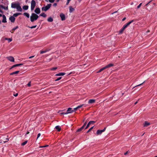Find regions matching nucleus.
I'll list each match as a JSON object with an SVG mask.
<instances>
[{"label":"nucleus","instance_id":"56","mask_svg":"<svg viewBox=\"0 0 157 157\" xmlns=\"http://www.w3.org/2000/svg\"><path fill=\"white\" fill-rule=\"evenodd\" d=\"M18 95V94L17 93L15 94H13V95L15 97H17V96Z\"/></svg>","mask_w":157,"mask_h":157},{"label":"nucleus","instance_id":"62","mask_svg":"<svg viewBox=\"0 0 157 157\" xmlns=\"http://www.w3.org/2000/svg\"><path fill=\"white\" fill-rule=\"evenodd\" d=\"M10 32L12 33H13L14 32V31H12V30L10 31Z\"/></svg>","mask_w":157,"mask_h":157},{"label":"nucleus","instance_id":"27","mask_svg":"<svg viewBox=\"0 0 157 157\" xmlns=\"http://www.w3.org/2000/svg\"><path fill=\"white\" fill-rule=\"evenodd\" d=\"M21 13H14L13 15V16L15 17H17L18 15H21Z\"/></svg>","mask_w":157,"mask_h":157},{"label":"nucleus","instance_id":"25","mask_svg":"<svg viewBox=\"0 0 157 157\" xmlns=\"http://www.w3.org/2000/svg\"><path fill=\"white\" fill-rule=\"evenodd\" d=\"M23 9L25 10H27L28 9L29 6L27 5H25L23 6Z\"/></svg>","mask_w":157,"mask_h":157},{"label":"nucleus","instance_id":"19","mask_svg":"<svg viewBox=\"0 0 157 157\" xmlns=\"http://www.w3.org/2000/svg\"><path fill=\"white\" fill-rule=\"evenodd\" d=\"M150 124V123L148 122L147 121H145L144 122V127H147Z\"/></svg>","mask_w":157,"mask_h":157},{"label":"nucleus","instance_id":"44","mask_svg":"<svg viewBox=\"0 0 157 157\" xmlns=\"http://www.w3.org/2000/svg\"><path fill=\"white\" fill-rule=\"evenodd\" d=\"M152 1V0H151L147 4H146L145 5V6H147L150 3H151Z\"/></svg>","mask_w":157,"mask_h":157},{"label":"nucleus","instance_id":"15","mask_svg":"<svg viewBox=\"0 0 157 157\" xmlns=\"http://www.w3.org/2000/svg\"><path fill=\"white\" fill-rule=\"evenodd\" d=\"M95 101V99H90L88 102L89 104H92L94 103Z\"/></svg>","mask_w":157,"mask_h":157},{"label":"nucleus","instance_id":"29","mask_svg":"<svg viewBox=\"0 0 157 157\" xmlns=\"http://www.w3.org/2000/svg\"><path fill=\"white\" fill-rule=\"evenodd\" d=\"M40 16L43 17H46L47 15L44 13H43L40 14Z\"/></svg>","mask_w":157,"mask_h":157},{"label":"nucleus","instance_id":"45","mask_svg":"<svg viewBox=\"0 0 157 157\" xmlns=\"http://www.w3.org/2000/svg\"><path fill=\"white\" fill-rule=\"evenodd\" d=\"M57 67H54L52 68L51 69V70H56L57 69Z\"/></svg>","mask_w":157,"mask_h":157},{"label":"nucleus","instance_id":"22","mask_svg":"<svg viewBox=\"0 0 157 157\" xmlns=\"http://www.w3.org/2000/svg\"><path fill=\"white\" fill-rule=\"evenodd\" d=\"M72 111H73L72 109L71 108H69L67 110V112H70L69 113H72Z\"/></svg>","mask_w":157,"mask_h":157},{"label":"nucleus","instance_id":"30","mask_svg":"<svg viewBox=\"0 0 157 157\" xmlns=\"http://www.w3.org/2000/svg\"><path fill=\"white\" fill-rule=\"evenodd\" d=\"M23 15L24 16H26L28 18H29V14L28 13H26V12L24 13H23Z\"/></svg>","mask_w":157,"mask_h":157},{"label":"nucleus","instance_id":"8","mask_svg":"<svg viewBox=\"0 0 157 157\" xmlns=\"http://www.w3.org/2000/svg\"><path fill=\"white\" fill-rule=\"evenodd\" d=\"M59 16L62 21H64L65 20V15L63 13H60Z\"/></svg>","mask_w":157,"mask_h":157},{"label":"nucleus","instance_id":"61","mask_svg":"<svg viewBox=\"0 0 157 157\" xmlns=\"http://www.w3.org/2000/svg\"><path fill=\"white\" fill-rule=\"evenodd\" d=\"M138 103V101H136V102L135 103H134V105H136L137 103Z\"/></svg>","mask_w":157,"mask_h":157},{"label":"nucleus","instance_id":"52","mask_svg":"<svg viewBox=\"0 0 157 157\" xmlns=\"http://www.w3.org/2000/svg\"><path fill=\"white\" fill-rule=\"evenodd\" d=\"M48 145H45V146H40V147H48Z\"/></svg>","mask_w":157,"mask_h":157},{"label":"nucleus","instance_id":"58","mask_svg":"<svg viewBox=\"0 0 157 157\" xmlns=\"http://www.w3.org/2000/svg\"><path fill=\"white\" fill-rule=\"evenodd\" d=\"M34 57V56H30L29 57V59H31L32 58H33Z\"/></svg>","mask_w":157,"mask_h":157},{"label":"nucleus","instance_id":"50","mask_svg":"<svg viewBox=\"0 0 157 157\" xmlns=\"http://www.w3.org/2000/svg\"><path fill=\"white\" fill-rule=\"evenodd\" d=\"M130 152V151H126V152H125L124 153V155H126L127 154H128V153H129Z\"/></svg>","mask_w":157,"mask_h":157},{"label":"nucleus","instance_id":"14","mask_svg":"<svg viewBox=\"0 0 157 157\" xmlns=\"http://www.w3.org/2000/svg\"><path fill=\"white\" fill-rule=\"evenodd\" d=\"M66 73L64 72H61L57 74L56 75V76H63L65 75Z\"/></svg>","mask_w":157,"mask_h":157},{"label":"nucleus","instance_id":"13","mask_svg":"<svg viewBox=\"0 0 157 157\" xmlns=\"http://www.w3.org/2000/svg\"><path fill=\"white\" fill-rule=\"evenodd\" d=\"M127 28L124 25L123 26V27L119 31V33H122L124 31V30L125 29Z\"/></svg>","mask_w":157,"mask_h":157},{"label":"nucleus","instance_id":"57","mask_svg":"<svg viewBox=\"0 0 157 157\" xmlns=\"http://www.w3.org/2000/svg\"><path fill=\"white\" fill-rule=\"evenodd\" d=\"M126 19V18L125 17L122 19V21H124Z\"/></svg>","mask_w":157,"mask_h":157},{"label":"nucleus","instance_id":"55","mask_svg":"<svg viewBox=\"0 0 157 157\" xmlns=\"http://www.w3.org/2000/svg\"><path fill=\"white\" fill-rule=\"evenodd\" d=\"M18 64V66H21V65H22L24 64V63H19Z\"/></svg>","mask_w":157,"mask_h":157},{"label":"nucleus","instance_id":"26","mask_svg":"<svg viewBox=\"0 0 157 157\" xmlns=\"http://www.w3.org/2000/svg\"><path fill=\"white\" fill-rule=\"evenodd\" d=\"M84 128L83 127V126H82L81 128H80L78 129L77 131H76V132H80L81 131H82V130Z\"/></svg>","mask_w":157,"mask_h":157},{"label":"nucleus","instance_id":"63","mask_svg":"<svg viewBox=\"0 0 157 157\" xmlns=\"http://www.w3.org/2000/svg\"><path fill=\"white\" fill-rule=\"evenodd\" d=\"M2 15L0 13V17H2Z\"/></svg>","mask_w":157,"mask_h":157},{"label":"nucleus","instance_id":"40","mask_svg":"<svg viewBox=\"0 0 157 157\" xmlns=\"http://www.w3.org/2000/svg\"><path fill=\"white\" fill-rule=\"evenodd\" d=\"M61 78H62V77H59L57 79H56L55 80V81H59V80H60V79H61Z\"/></svg>","mask_w":157,"mask_h":157},{"label":"nucleus","instance_id":"54","mask_svg":"<svg viewBox=\"0 0 157 157\" xmlns=\"http://www.w3.org/2000/svg\"><path fill=\"white\" fill-rule=\"evenodd\" d=\"M86 122H85L84 124L82 126H83V127H85V126L86 125Z\"/></svg>","mask_w":157,"mask_h":157},{"label":"nucleus","instance_id":"23","mask_svg":"<svg viewBox=\"0 0 157 157\" xmlns=\"http://www.w3.org/2000/svg\"><path fill=\"white\" fill-rule=\"evenodd\" d=\"M53 19L51 17H49L47 19L48 21L49 22H52L53 21Z\"/></svg>","mask_w":157,"mask_h":157},{"label":"nucleus","instance_id":"38","mask_svg":"<svg viewBox=\"0 0 157 157\" xmlns=\"http://www.w3.org/2000/svg\"><path fill=\"white\" fill-rule=\"evenodd\" d=\"M84 105V104H82L78 106L77 107L78 108V109L80 108L81 107H82V106H83Z\"/></svg>","mask_w":157,"mask_h":157},{"label":"nucleus","instance_id":"24","mask_svg":"<svg viewBox=\"0 0 157 157\" xmlns=\"http://www.w3.org/2000/svg\"><path fill=\"white\" fill-rule=\"evenodd\" d=\"M74 9L71 6L69 7V12L70 13H72L74 10Z\"/></svg>","mask_w":157,"mask_h":157},{"label":"nucleus","instance_id":"3","mask_svg":"<svg viewBox=\"0 0 157 157\" xmlns=\"http://www.w3.org/2000/svg\"><path fill=\"white\" fill-rule=\"evenodd\" d=\"M52 4H48L45 7H43L41 8L42 11H47L51 6Z\"/></svg>","mask_w":157,"mask_h":157},{"label":"nucleus","instance_id":"17","mask_svg":"<svg viewBox=\"0 0 157 157\" xmlns=\"http://www.w3.org/2000/svg\"><path fill=\"white\" fill-rule=\"evenodd\" d=\"M0 7L2 9L5 10H7L8 9V7H5L2 5H0Z\"/></svg>","mask_w":157,"mask_h":157},{"label":"nucleus","instance_id":"43","mask_svg":"<svg viewBox=\"0 0 157 157\" xmlns=\"http://www.w3.org/2000/svg\"><path fill=\"white\" fill-rule=\"evenodd\" d=\"M31 82H29V83L27 84V86L29 87H30L31 86Z\"/></svg>","mask_w":157,"mask_h":157},{"label":"nucleus","instance_id":"12","mask_svg":"<svg viewBox=\"0 0 157 157\" xmlns=\"http://www.w3.org/2000/svg\"><path fill=\"white\" fill-rule=\"evenodd\" d=\"M3 17V19L2 21V22L3 23H6L7 22L6 17L5 15H2V16Z\"/></svg>","mask_w":157,"mask_h":157},{"label":"nucleus","instance_id":"1","mask_svg":"<svg viewBox=\"0 0 157 157\" xmlns=\"http://www.w3.org/2000/svg\"><path fill=\"white\" fill-rule=\"evenodd\" d=\"M38 17L39 16L36 13H32L30 17V21L32 22H33L37 20Z\"/></svg>","mask_w":157,"mask_h":157},{"label":"nucleus","instance_id":"20","mask_svg":"<svg viewBox=\"0 0 157 157\" xmlns=\"http://www.w3.org/2000/svg\"><path fill=\"white\" fill-rule=\"evenodd\" d=\"M19 72V71H17L13 72H12L11 73H10V75H13L14 74H18Z\"/></svg>","mask_w":157,"mask_h":157},{"label":"nucleus","instance_id":"7","mask_svg":"<svg viewBox=\"0 0 157 157\" xmlns=\"http://www.w3.org/2000/svg\"><path fill=\"white\" fill-rule=\"evenodd\" d=\"M7 59L10 61L12 62H14V58L12 56H8L6 57Z\"/></svg>","mask_w":157,"mask_h":157},{"label":"nucleus","instance_id":"5","mask_svg":"<svg viewBox=\"0 0 157 157\" xmlns=\"http://www.w3.org/2000/svg\"><path fill=\"white\" fill-rule=\"evenodd\" d=\"M19 3L18 2L17 3H11V7L13 8H16Z\"/></svg>","mask_w":157,"mask_h":157},{"label":"nucleus","instance_id":"21","mask_svg":"<svg viewBox=\"0 0 157 157\" xmlns=\"http://www.w3.org/2000/svg\"><path fill=\"white\" fill-rule=\"evenodd\" d=\"M55 128L58 131H60L61 130V128L60 127L59 125H57L56 126Z\"/></svg>","mask_w":157,"mask_h":157},{"label":"nucleus","instance_id":"10","mask_svg":"<svg viewBox=\"0 0 157 157\" xmlns=\"http://www.w3.org/2000/svg\"><path fill=\"white\" fill-rule=\"evenodd\" d=\"M34 12L36 14H39L40 13V8L39 7L36 8Z\"/></svg>","mask_w":157,"mask_h":157},{"label":"nucleus","instance_id":"6","mask_svg":"<svg viewBox=\"0 0 157 157\" xmlns=\"http://www.w3.org/2000/svg\"><path fill=\"white\" fill-rule=\"evenodd\" d=\"M96 122L95 121H90L87 124V125L85 127V129H86L90 125L92 124H94V123H95Z\"/></svg>","mask_w":157,"mask_h":157},{"label":"nucleus","instance_id":"34","mask_svg":"<svg viewBox=\"0 0 157 157\" xmlns=\"http://www.w3.org/2000/svg\"><path fill=\"white\" fill-rule=\"evenodd\" d=\"M36 26H37V25H35L33 26H31V27L28 26V27L29 28H31V29H33V28H36Z\"/></svg>","mask_w":157,"mask_h":157},{"label":"nucleus","instance_id":"42","mask_svg":"<svg viewBox=\"0 0 157 157\" xmlns=\"http://www.w3.org/2000/svg\"><path fill=\"white\" fill-rule=\"evenodd\" d=\"M145 82V81H144V82H143V83H141V84H139V85H136V86H135L133 87V88H135V87H136V86H140L141 85H142V84H143L144 83V82Z\"/></svg>","mask_w":157,"mask_h":157},{"label":"nucleus","instance_id":"11","mask_svg":"<svg viewBox=\"0 0 157 157\" xmlns=\"http://www.w3.org/2000/svg\"><path fill=\"white\" fill-rule=\"evenodd\" d=\"M16 9H17V11H18L21 12L22 11V9L20 6V3L18 4V5H17V6L16 8Z\"/></svg>","mask_w":157,"mask_h":157},{"label":"nucleus","instance_id":"4","mask_svg":"<svg viewBox=\"0 0 157 157\" xmlns=\"http://www.w3.org/2000/svg\"><path fill=\"white\" fill-rule=\"evenodd\" d=\"M106 127H105L102 130H98L97 131L96 133L97 135H100L101 133L105 131L106 129Z\"/></svg>","mask_w":157,"mask_h":157},{"label":"nucleus","instance_id":"31","mask_svg":"<svg viewBox=\"0 0 157 157\" xmlns=\"http://www.w3.org/2000/svg\"><path fill=\"white\" fill-rule=\"evenodd\" d=\"M27 142H28V141L27 140H26L25 142H24L22 143L21 144V145H22V146L25 145V144H27Z\"/></svg>","mask_w":157,"mask_h":157},{"label":"nucleus","instance_id":"36","mask_svg":"<svg viewBox=\"0 0 157 157\" xmlns=\"http://www.w3.org/2000/svg\"><path fill=\"white\" fill-rule=\"evenodd\" d=\"M69 112H62L60 113V114L62 115V114H67L69 113Z\"/></svg>","mask_w":157,"mask_h":157},{"label":"nucleus","instance_id":"2","mask_svg":"<svg viewBox=\"0 0 157 157\" xmlns=\"http://www.w3.org/2000/svg\"><path fill=\"white\" fill-rule=\"evenodd\" d=\"M113 66H114V64H113L109 63V64H108V65H107L105 66V67L100 69L97 72V73H98L100 72L101 71H103V70H104L105 69L107 68H109V67H113Z\"/></svg>","mask_w":157,"mask_h":157},{"label":"nucleus","instance_id":"64","mask_svg":"<svg viewBox=\"0 0 157 157\" xmlns=\"http://www.w3.org/2000/svg\"><path fill=\"white\" fill-rule=\"evenodd\" d=\"M59 0H57V2H58L59 1Z\"/></svg>","mask_w":157,"mask_h":157},{"label":"nucleus","instance_id":"35","mask_svg":"<svg viewBox=\"0 0 157 157\" xmlns=\"http://www.w3.org/2000/svg\"><path fill=\"white\" fill-rule=\"evenodd\" d=\"M94 126H93L90 128L87 132V133H88L90 132L93 128Z\"/></svg>","mask_w":157,"mask_h":157},{"label":"nucleus","instance_id":"48","mask_svg":"<svg viewBox=\"0 0 157 157\" xmlns=\"http://www.w3.org/2000/svg\"><path fill=\"white\" fill-rule=\"evenodd\" d=\"M35 7V6H31V10H33Z\"/></svg>","mask_w":157,"mask_h":157},{"label":"nucleus","instance_id":"33","mask_svg":"<svg viewBox=\"0 0 157 157\" xmlns=\"http://www.w3.org/2000/svg\"><path fill=\"white\" fill-rule=\"evenodd\" d=\"M18 28V26H16V27L13 28L12 30V31H14L16 29H17Z\"/></svg>","mask_w":157,"mask_h":157},{"label":"nucleus","instance_id":"16","mask_svg":"<svg viewBox=\"0 0 157 157\" xmlns=\"http://www.w3.org/2000/svg\"><path fill=\"white\" fill-rule=\"evenodd\" d=\"M134 21V20H132L129 22L127 23L126 24L124 25L127 27L129 25L132 23Z\"/></svg>","mask_w":157,"mask_h":157},{"label":"nucleus","instance_id":"37","mask_svg":"<svg viewBox=\"0 0 157 157\" xmlns=\"http://www.w3.org/2000/svg\"><path fill=\"white\" fill-rule=\"evenodd\" d=\"M6 40H8L9 41V42H10L12 41V38H6Z\"/></svg>","mask_w":157,"mask_h":157},{"label":"nucleus","instance_id":"51","mask_svg":"<svg viewBox=\"0 0 157 157\" xmlns=\"http://www.w3.org/2000/svg\"><path fill=\"white\" fill-rule=\"evenodd\" d=\"M40 135L41 134L40 133H39L38 134L37 139L40 136Z\"/></svg>","mask_w":157,"mask_h":157},{"label":"nucleus","instance_id":"53","mask_svg":"<svg viewBox=\"0 0 157 157\" xmlns=\"http://www.w3.org/2000/svg\"><path fill=\"white\" fill-rule=\"evenodd\" d=\"M57 5V4L56 3H54L53 4V6H55V7H56V6Z\"/></svg>","mask_w":157,"mask_h":157},{"label":"nucleus","instance_id":"46","mask_svg":"<svg viewBox=\"0 0 157 157\" xmlns=\"http://www.w3.org/2000/svg\"><path fill=\"white\" fill-rule=\"evenodd\" d=\"M142 3H140L137 6V8L139 9V8L141 6Z\"/></svg>","mask_w":157,"mask_h":157},{"label":"nucleus","instance_id":"49","mask_svg":"<svg viewBox=\"0 0 157 157\" xmlns=\"http://www.w3.org/2000/svg\"><path fill=\"white\" fill-rule=\"evenodd\" d=\"M71 0H67V3H66V5H68L69 4V3L70 2V1Z\"/></svg>","mask_w":157,"mask_h":157},{"label":"nucleus","instance_id":"60","mask_svg":"<svg viewBox=\"0 0 157 157\" xmlns=\"http://www.w3.org/2000/svg\"><path fill=\"white\" fill-rule=\"evenodd\" d=\"M29 132H28H28H27V133H26V134L25 135H27V134H29Z\"/></svg>","mask_w":157,"mask_h":157},{"label":"nucleus","instance_id":"9","mask_svg":"<svg viewBox=\"0 0 157 157\" xmlns=\"http://www.w3.org/2000/svg\"><path fill=\"white\" fill-rule=\"evenodd\" d=\"M15 18L13 16H11L9 17V20L11 22L14 23L15 21Z\"/></svg>","mask_w":157,"mask_h":157},{"label":"nucleus","instance_id":"28","mask_svg":"<svg viewBox=\"0 0 157 157\" xmlns=\"http://www.w3.org/2000/svg\"><path fill=\"white\" fill-rule=\"evenodd\" d=\"M17 66H19L18 64L13 65L9 69V70H11L12 68Z\"/></svg>","mask_w":157,"mask_h":157},{"label":"nucleus","instance_id":"39","mask_svg":"<svg viewBox=\"0 0 157 157\" xmlns=\"http://www.w3.org/2000/svg\"><path fill=\"white\" fill-rule=\"evenodd\" d=\"M9 140V138H6L5 139V140L4 141H3V142L4 143H6V142H8V141Z\"/></svg>","mask_w":157,"mask_h":157},{"label":"nucleus","instance_id":"18","mask_svg":"<svg viewBox=\"0 0 157 157\" xmlns=\"http://www.w3.org/2000/svg\"><path fill=\"white\" fill-rule=\"evenodd\" d=\"M36 2L35 0H32L31 2V6H36Z\"/></svg>","mask_w":157,"mask_h":157},{"label":"nucleus","instance_id":"59","mask_svg":"<svg viewBox=\"0 0 157 157\" xmlns=\"http://www.w3.org/2000/svg\"><path fill=\"white\" fill-rule=\"evenodd\" d=\"M118 11V10L117 11H115L114 12L112 13V14H114V13H116Z\"/></svg>","mask_w":157,"mask_h":157},{"label":"nucleus","instance_id":"32","mask_svg":"<svg viewBox=\"0 0 157 157\" xmlns=\"http://www.w3.org/2000/svg\"><path fill=\"white\" fill-rule=\"evenodd\" d=\"M48 51V50H46L45 51H40V53L41 54H42L43 53H45L46 52H47Z\"/></svg>","mask_w":157,"mask_h":157},{"label":"nucleus","instance_id":"41","mask_svg":"<svg viewBox=\"0 0 157 157\" xmlns=\"http://www.w3.org/2000/svg\"><path fill=\"white\" fill-rule=\"evenodd\" d=\"M78 109L77 107L75 108L73 110V111H72V112H74L76 111Z\"/></svg>","mask_w":157,"mask_h":157},{"label":"nucleus","instance_id":"47","mask_svg":"<svg viewBox=\"0 0 157 157\" xmlns=\"http://www.w3.org/2000/svg\"><path fill=\"white\" fill-rule=\"evenodd\" d=\"M48 1L50 2L53 3L54 2L55 0H48Z\"/></svg>","mask_w":157,"mask_h":157}]
</instances>
